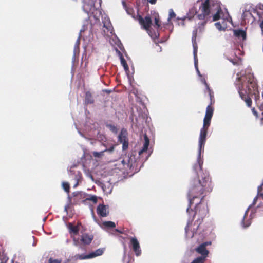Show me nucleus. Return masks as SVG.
<instances>
[{
  "instance_id": "nucleus-47",
  "label": "nucleus",
  "mask_w": 263,
  "mask_h": 263,
  "mask_svg": "<svg viewBox=\"0 0 263 263\" xmlns=\"http://www.w3.org/2000/svg\"><path fill=\"white\" fill-rule=\"evenodd\" d=\"M69 205H67L65 206L64 210L65 212H67V209L68 208Z\"/></svg>"
},
{
  "instance_id": "nucleus-43",
  "label": "nucleus",
  "mask_w": 263,
  "mask_h": 263,
  "mask_svg": "<svg viewBox=\"0 0 263 263\" xmlns=\"http://www.w3.org/2000/svg\"><path fill=\"white\" fill-rule=\"evenodd\" d=\"M252 111L253 112V114H254V116H255L256 117H258V114H257V111L255 110V109L254 108H252Z\"/></svg>"
},
{
  "instance_id": "nucleus-17",
  "label": "nucleus",
  "mask_w": 263,
  "mask_h": 263,
  "mask_svg": "<svg viewBox=\"0 0 263 263\" xmlns=\"http://www.w3.org/2000/svg\"><path fill=\"white\" fill-rule=\"evenodd\" d=\"M97 214L101 217H106L108 213V206L104 204H99L97 209Z\"/></svg>"
},
{
  "instance_id": "nucleus-24",
  "label": "nucleus",
  "mask_w": 263,
  "mask_h": 263,
  "mask_svg": "<svg viewBox=\"0 0 263 263\" xmlns=\"http://www.w3.org/2000/svg\"><path fill=\"white\" fill-rule=\"evenodd\" d=\"M186 18H187L186 16H184L183 17H177L176 18L175 21L177 23V24L179 26H180V25L184 26V21Z\"/></svg>"
},
{
  "instance_id": "nucleus-34",
  "label": "nucleus",
  "mask_w": 263,
  "mask_h": 263,
  "mask_svg": "<svg viewBox=\"0 0 263 263\" xmlns=\"http://www.w3.org/2000/svg\"><path fill=\"white\" fill-rule=\"evenodd\" d=\"M215 25L216 27V28L219 30V31H221V30H224L226 28L225 27H222L220 24V22H217L215 24Z\"/></svg>"
},
{
  "instance_id": "nucleus-36",
  "label": "nucleus",
  "mask_w": 263,
  "mask_h": 263,
  "mask_svg": "<svg viewBox=\"0 0 263 263\" xmlns=\"http://www.w3.org/2000/svg\"><path fill=\"white\" fill-rule=\"evenodd\" d=\"M243 100H245V101L246 102V104L248 106V107H250L251 105V104H252V101L251 100V99H250L248 97H247L246 99H245Z\"/></svg>"
},
{
  "instance_id": "nucleus-50",
  "label": "nucleus",
  "mask_w": 263,
  "mask_h": 263,
  "mask_svg": "<svg viewBox=\"0 0 263 263\" xmlns=\"http://www.w3.org/2000/svg\"><path fill=\"white\" fill-rule=\"evenodd\" d=\"M116 231L117 232H119V233H122V232H121V231H120V230H118V229H116Z\"/></svg>"
},
{
  "instance_id": "nucleus-7",
  "label": "nucleus",
  "mask_w": 263,
  "mask_h": 263,
  "mask_svg": "<svg viewBox=\"0 0 263 263\" xmlns=\"http://www.w3.org/2000/svg\"><path fill=\"white\" fill-rule=\"evenodd\" d=\"M139 23L141 25L144 29H145L149 35L153 39L158 37L159 34L158 31L152 32L149 29V27L152 24V20L149 16H146L144 18L141 16L139 17Z\"/></svg>"
},
{
  "instance_id": "nucleus-46",
  "label": "nucleus",
  "mask_w": 263,
  "mask_h": 263,
  "mask_svg": "<svg viewBox=\"0 0 263 263\" xmlns=\"http://www.w3.org/2000/svg\"><path fill=\"white\" fill-rule=\"evenodd\" d=\"M156 1L157 0H148V2L151 4H155L156 2Z\"/></svg>"
},
{
  "instance_id": "nucleus-30",
  "label": "nucleus",
  "mask_w": 263,
  "mask_h": 263,
  "mask_svg": "<svg viewBox=\"0 0 263 263\" xmlns=\"http://www.w3.org/2000/svg\"><path fill=\"white\" fill-rule=\"evenodd\" d=\"M205 260L204 257H198L191 263H203Z\"/></svg>"
},
{
  "instance_id": "nucleus-26",
  "label": "nucleus",
  "mask_w": 263,
  "mask_h": 263,
  "mask_svg": "<svg viewBox=\"0 0 263 263\" xmlns=\"http://www.w3.org/2000/svg\"><path fill=\"white\" fill-rule=\"evenodd\" d=\"M106 126L109 129L110 131L113 132L114 133H117L118 129L114 125L111 124H107Z\"/></svg>"
},
{
  "instance_id": "nucleus-5",
  "label": "nucleus",
  "mask_w": 263,
  "mask_h": 263,
  "mask_svg": "<svg viewBox=\"0 0 263 263\" xmlns=\"http://www.w3.org/2000/svg\"><path fill=\"white\" fill-rule=\"evenodd\" d=\"M237 82L236 85H238V91L240 97L242 100L246 99L248 96H247L246 90H243L245 86L248 88L249 93L252 92V89H255L256 87V83L254 80L253 74L250 73L248 77L241 76L239 77L237 74Z\"/></svg>"
},
{
  "instance_id": "nucleus-42",
  "label": "nucleus",
  "mask_w": 263,
  "mask_h": 263,
  "mask_svg": "<svg viewBox=\"0 0 263 263\" xmlns=\"http://www.w3.org/2000/svg\"><path fill=\"white\" fill-rule=\"evenodd\" d=\"M116 51L120 59L122 58V57H123L122 53L118 49H116Z\"/></svg>"
},
{
  "instance_id": "nucleus-11",
  "label": "nucleus",
  "mask_w": 263,
  "mask_h": 263,
  "mask_svg": "<svg viewBox=\"0 0 263 263\" xmlns=\"http://www.w3.org/2000/svg\"><path fill=\"white\" fill-rule=\"evenodd\" d=\"M127 134V130L122 128L118 137V141L122 144L123 150H126L128 147Z\"/></svg>"
},
{
  "instance_id": "nucleus-20",
  "label": "nucleus",
  "mask_w": 263,
  "mask_h": 263,
  "mask_svg": "<svg viewBox=\"0 0 263 263\" xmlns=\"http://www.w3.org/2000/svg\"><path fill=\"white\" fill-rule=\"evenodd\" d=\"M68 229L70 233H73L75 235L77 234L79 232V228L77 226H73L71 223L68 224Z\"/></svg>"
},
{
  "instance_id": "nucleus-48",
  "label": "nucleus",
  "mask_w": 263,
  "mask_h": 263,
  "mask_svg": "<svg viewBox=\"0 0 263 263\" xmlns=\"http://www.w3.org/2000/svg\"><path fill=\"white\" fill-rule=\"evenodd\" d=\"M122 45L121 44V43H119V45H118V47H119V48L120 49H122Z\"/></svg>"
},
{
  "instance_id": "nucleus-28",
  "label": "nucleus",
  "mask_w": 263,
  "mask_h": 263,
  "mask_svg": "<svg viewBox=\"0 0 263 263\" xmlns=\"http://www.w3.org/2000/svg\"><path fill=\"white\" fill-rule=\"evenodd\" d=\"M103 225L107 228H114L116 226L115 223L112 221H104Z\"/></svg>"
},
{
  "instance_id": "nucleus-41",
  "label": "nucleus",
  "mask_w": 263,
  "mask_h": 263,
  "mask_svg": "<svg viewBox=\"0 0 263 263\" xmlns=\"http://www.w3.org/2000/svg\"><path fill=\"white\" fill-rule=\"evenodd\" d=\"M256 209L253 210H252L251 211V214L250 215V219H252L254 217V214L256 213Z\"/></svg>"
},
{
  "instance_id": "nucleus-39",
  "label": "nucleus",
  "mask_w": 263,
  "mask_h": 263,
  "mask_svg": "<svg viewBox=\"0 0 263 263\" xmlns=\"http://www.w3.org/2000/svg\"><path fill=\"white\" fill-rule=\"evenodd\" d=\"M2 257H3V260H2L1 263H8V258L5 255H3Z\"/></svg>"
},
{
  "instance_id": "nucleus-21",
  "label": "nucleus",
  "mask_w": 263,
  "mask_h": 263,
  "mask_svg": "<svg viewBox=\"0 0 263 263\" xmlns=\"http://www.w3.org/2000/svg\"><path fill=\"white\" fill-rule=\"evenodd\" d=\"M86 104H92L93 103V99L90 92L87 91L85 93V99Z\"/></svg>"
},
{
  "instance_id": "nucleus-16",
  "label": "nucleus",
  "mask_w": 263,
  "mask_h": 263,
  "mask_svg": "<svg viewBox=\"0 0 263 263\" xmlns=\"http://www.w3.org/2000/svg\"><path fill=\"white\" fill-rule=\"evenodd\" d=\"M234 35L236 37L240 42H243L247 37L246 31L242 29H234Z\"/></svg>"
},
{
  "instance_id": "nucleus-38",
  "label": "nucleus",
  "mask_w": 263,
  "mask_h": 263,
  "mask_svg": "<svg viewBox=\"0 0 263 263\" xmlns=\"http://www.w3.org/2000/svg\"><path fill=\"white\" fill-rule=\"evenodd\" d=\"M88 200L93 201L94 203L97 202V197L96 196H91L90 198H87Z\"/></svg>"
},
{
  "instance_id": "nucleus-19",
  "label": "nucleus",
  "mask_w": 263,
  "mask_h": 263,
  "mask_svg": "<svg viewBox=\"0 0 263 263\" xmlns=\"http://www.w3.org/2000/svg\"><path fill=\"white\" fill-rule=\"evenodd\" d=\"M93 238V235L84 234L81 236V241L84 245H89L91 243Z\"/></svg>"
},
{
  "instance_id": "nucleus-3",
  "label": "nucleus",
  "mask_w": 263,
  "mask_h": 263,
  "mask_svg": "<svg viewBox=\"0 0 263 263\" xmlns=\"http://www.w3.org/2000/svg\"><path fill=\"white\" fill-rule=\"evenodd\" d=\"M199 12L197 15L199 20L207 19L212 14L213 20L217 21L220 18L221 9L220 2L214 0H205L200 7Z\"/></svg>"
},
{
  "instance_id": "nucleus-22",
  "label": "nucleus",
  "mask_w": 263,
  "mask_h": 263,
  "mask_svg": "<svg viewBox=\"0 0 263 263\" xmlns=\"http://www.w3.org/2000/svg\"><path fill=\"white\" fill-rule=\"evenodd\" d=\"M213 113V109L210 105H208L206 109V114L204 117L212 118Z\"/></svg>"
},
{
  "instance_id": "nucleus-10",
  "label": "nucleus",
  "mask_w": 263,
  "mask_h": 263,
  "mask_svg": "<svg viewBox=\"0 0 263 263\" xmlns=\"http://www.w3.org/2000/svg\"><path fill=\"white\" fill-rule=\"evenodd\" d=\"M89 22L87 20H86V22L83 23V26L81 30H80L79 35L78 38L77 39L73 49V54L72 57V61L74 62L75 61L77 54H78L79 52V45L80 44V39L81 37V33L84 32L89 27Z\"/></svg>"
},
{
  "instance_id": "nucleus-49",
  "label": "nucleus",
  "mask_w": 263,
  "mask_h": 263,
  "mask_svg": "<svg viewBox=\"0 0 263 263\" xmlns=\"http://www.w3.org/2000/svg\"><path fill=\"white\" fill-rule=\"evenodd\" d=\"M79 133L82 137H84L83 134L80 131H79Z\"/></svg>"
},
{
  "instance_id": "nucleus-37",
  "label": "nucleus",
  "mask_w": 263,
  "mask_h": 263,
  "mask_svg": "<svg viewBox=\"0 0 263 263\" xmlns=\"http://www.w3.org/2000/svg\"><path fill=\"white\" fill-rule=\"evenodd\" d=\"M159 20L158 18H155V24L154 25V26L155 27H156L157 28H159V27L160 26V25L159 23Z\"/></svg>"
},
{
  "instance_id": "nucleus-12",
  "label": "nucleus",
  "mask_w": 263,
  "mask_h": 263,
  "mask_svg": "<svg viewBox=\"0 0 263 263\" xmlns=\"http://www.w3.org/2000/svg\"><path fill=\"white\" fill-rule=\"evenodd\" d=\"M104 251V249L103 248H99L88 255L78 254L76 255L75 257L77 259H79L80 260L92 258L101 255L103 253Z\"/></svg>"
},
{
  "instance_id": "nucleus-9",
  "label": "nucleus",
  "mask_w": 263,
  "mask_h": 263,
  "mask_svg": "<svg viewBox=\"0 0 263 263\" xmlns=\"http://www.w3.org/2000/svg\"><path fill=\"white\" fill-rule=\"evenodd\" d=\"M197 30H195L193 31V36L192 37V44L193 47V55L194 60V65L196 70V72L199 77H201L199 69L198 68V60H197V45L196 43V38L197 35Z\"/></svg>"
},
{
  "instance_id": "nucleus-35",
  "label": "nucleus",
  "mask_w": 263,
  "mask_h": 263,
  "mask_svg": "<svg viewBox=\"0 0 263 263\" xmlns=\"http://www.w3.org/2000/svg\"><path fill=\"white\" fill-rule=\"evenodd\" d=\"M200 81H201V82L203 84H204V85H205V87H206V89H207V90H208V91H209V92L210 93V92H211V90H210V87H209V85H208V83H206V82L205 79L204 78H201V79H200Z\"/></svg>"
},
{
  "instance_id": "nucleus-25",
  "label": "nucleus",
  "mask_w": 263,
  "mask_h": 263,
  "mask_svg": "<svg viewBox=\"0 0 263 263\" xmlns=\"http://www.w3.org/2000/svg\"><path fill=\"white\" fill-rule=\"evenodd\" d=\"M211 118H210V117H208V118L204 117V120H203V127L208 128V127L209 126V125L210 124Z\"/></svg>"
},
{
  "instance_id": "nucleus-53",
  "label": "nucleus",
  "mask_w": 263,
  "mask_h": 263,
  "mask_svg": "<svg viewBox=\"0 0 263 263\" xmlns=\"http://www.w3.org/2000/svg\"><path fill=\"white\" fill-rule=\"evenodd\" d=\"M262 187H263V185H262Z\"/></svg>"
},
{
  "instance_id": "nucleus-29",
  "label": "nucleus",
  "mask_w": 263,
  "mask_h": 263,
  "mask_svg": "<svg viewBox=\"0 0 263 263\" xmlns=\"http://www.w3.org/2000/svg\"><path fill=\"white\" fill-rule=\"evenodd\" d=\"M176 17V14L174 12L173 10L172 9H169V14H168V17L167 18V21L169 22L171 19L173 18Z\"/></svg>"
},
{
  "instance_id": "nucleus-52",
  "label": "nucleus",
  "mask_w": 263,
  "mask_h": 263,
  "mask_svg": "<svg viewBox=\"0 0 263 263\" xmlns=\"http://www.w3.org/2000/svg\"><path fill=\"white\" fill-rule=\"evenodd\" d=\"M102 189H103L104 191H105L104 186H102Z\"/></svg>"
},
{
  "instance_id": "nucleus-27",
  "label": "nucleus",
  "mask_w": 263,
  "mask_h": 263,
  "mask_svg": "<svg viewBox=\"0 0 263 263\" xmlns=\"http://www.w3.org/2000/svg\"><path fill=\"white\" fill-rule=\"evenodd\" d=\"M103 146H104L106 148L103 150L104 152H108L109 153H111L115 149V145H111L109 147H107V146L103 144Z\"/></svg>"
},
{
  "instance_id": "nucleus-6",
  "label": "nucleus",
  "mask_w": 263,
  "mask_h": 263,
  "mask_svg": "<svg viewBox=\"0 0 263 263\" xmlns=\"http://www.w3.org/2000/svg\"><path fill=\"white\" fill-rule=\"evenodd\" d=\"M263 14V12L261 13L259 12L257 9H255L253 8H251L250 7V8L247 9L245 8V10L243 11V13L242 14V17L243 20L249 19L250 17H252L253 20L252 22H253L254 21L258 18V21H260V27L261 29L262 34L263 35V20L262 15Z\"/></svg>"
},
{
  "instance_id": "nucleus-45",
  "label": "nucleus",
  "mask_w": 263,
  "mask_h": 263,
  "mask_svg": "<svg viewBox=\"0 0 263 263\" xmlns=\"http://www.w3.org/2000/svg\"><path fill=\"white\" fill-rule=\"evenodd\" d=\"M211 244V241H207L204 243H202V245H204V247H206V246L210 245Z\"/></svg>"
},
{
  "instance_id": "nucleus-1",
  "label": "nucleus",
  "mask_w": 263,
  "mask_h": 263,
  "mask_svg": "<svg viewBox=\"0 0 263 263\" xmlns=\"http://www.w3.org/2000/svg\"><path fill=\"white\" fill-rule=\"evenodd\" d=\"M206 135L207 128L202 127L200 132L197 162L193 166L196 175L190 181L187 194L189 207L186 209V212L189 218L185 231L186 237L191 238L196 233L199 226L198 221H197L196 224L198 226L190 231L192 221L197 214L201 218L206 215L208 207L206 205L201 204V202L205 196L212 192L213 187L209 173L203 171L202 167L203 162L201 156L202 151H203Z\"/></svg>"
},
{
  "instance_id": "nucleus-15",
  "label": "nucleus",
  "mask_w": 263,
  "mask_h": 263,
  "mask_svg": "<svg viewBox=\"0 0 263 263\" xmlns=\"http://www.w3.org/2000/svg\"><path fill=\"white\" fill-rule=\"evenodd\" d=\"M258 196H258L257 195V196L254 198L252 203L249 206V207L247 208V209L246 210V211L245 212L243 220L241 222V224L243 226V227H244V228H247L251 224L250 220H247L246 222H245V219L248 214L249 209H251L252 208V206H253V205H254L256 204V203L257 201Z\"/></svg>"
},
{
  "instance_id": "nucleus-2",
  "label": "nucleus",
  "mask_w": 263,
  "mask_h": 263,
  "mask_svg": "<svg viewBox=\"0 0 263 263\" xmlns=\"http://www.w3.org/2000/svg\"><path fill=\"white\" fill-rule=\"evenodd\" d=\"M144 139L142 148L138 153L136 151L129 153L122 160L118 161L115 164L117 168L127 173H135L140 171L144 161H145L150 155V154H147L149 145V139L146 135H144Z\"/></svg>"
},
{
  "instance_id": "nucleus-33",
  "label": "nucleus",
  "mask_w": 263,
  "mask_h": 263,
  "mask_svg": "<svg viewBox=\"0 0 263 263\" xmlns=\"http://www.w3.org/2000/svg\"><path fill=\"white\" fill-rule=\"evenodd\" d=\"M61 259H54L52 257H50L48 260V263H61Z\"/></svg>"
},
{
  "instance_id": "nucleus-23",
  "label": "nucleus",
  "mask_w": 263,
  "mask_h": 263,
  "mask_svg": "<svg viewBox=\"0 0 263 263\" xmlns=\"http://www.w3.org/2000/svg\"><path fill=\"white\" fill-rule=\"evenodd\" d=\"M120 59L121 65L123 66L125 72L128 74V72L129 71V68L125 60L124 59L123 57H122V58H120Z\"/></svg>"
},
{
  "instance_id": "nucleus-13",
  "label": "nucleus",
  "mask_w": 263,
  "mask_h": 263,
  "mask_svg": "<svg viewBox=\"0 0 263 263\" xmlns=\"http://www.w3.org/2000/svg\"><path fill=\"white\" fill-rule=\"evenodd\" d=\"M69 175L70 177L75 181L73 187L76 188L82 179V174L79 171L70 169Z\"/></svg>"
},
{
  "instance_id": "nucleus-18",
  "label": "nucleus",
  "mask_w": 263,
  "mask_h": 263,
  "mask_svg": "<svg viewBox=\"0 0 263 263\" xmlns=\"http://www.w3.org/2000/svg\"><path fill=\"white\" fill-rule=\"evenodd\" d=\"M196 251L198 253L201 254V257H204V259L206 258L209 253V251L206 249V247H204V245H200L197 248H196Z\"/></svg>"
},
{
  "instance_id": "nucleus-4",
  "label": "nucleus",
  "mask_w": 263,
  "mask_h": 263,
  "mask_svg": "<svg viewBox=\"0 0 263 263\" xmlns=\"http://www.w3.org/2000/svg\"><path fill=\"white\" fill-rule=\"evenodd\" d=\"M101 2V0H82V9L87 16L84 23L86 20L89 23V19L91 17L95 20V23L99 22V16L101 14L100 10ZM89 27L91 28V24L89 23Z\"/></svg>"
},
{
  "instance_id": "nucleus-8",
  "label": "nucleus",
  "mask_w": 263,
  "mask_h": 263,
  "mask_svg": "<svg viewBox=\"0 0 263 263\" xmlns=\"http://www.w3.org/2000/svg\"><path fill=\"white\" fill-rule=\"evenodd\" d=\"M103 26V31L104 35L110 36L112 35L114 33L113 27L111 24L109 17L107 16L104 17L102 16Z\"/></svg>"
},
{
  "instance_id": "nucleus-51",
  "label": "nucleus",
  "mask_w": 263,
  "mask_h": 263,
  "mask_svg": "<svg viewBox=\"0 0 263 263\" xmlns=\"http://www.w3.org/2000/svg\"><path fill=\"white\" fill-rule=\"evenodd\" d=\"M260 206H261V204L258 205L257 206V208H258L260 207Z\"/></svg>"
},
{
  "instance_id": "nucleus-44",
  "label": "nucleus",
  "mask_w": 263,
  "mask_h": 263,
  "mask_svg": "<svg viewBox=\"0 0 263 263\" xmlns=\"http://www.w3.org/2000/svg\"><path fill=\"white\" fill-rule=\"evenodd\" d=\"M258 8L261 10V11H259L261 13L262 12H263V4H259L258 5ZM262 16L263 20V14L262 15Z\"/></svg>"
},
{
  "instance_id": "nucleus-40",
  "label": "nucleus",
  "mask_w": 263,
  "mask_h": 263,
  "mask_svg": "<svg viewBox=\"0 0 263 263\" xmlns=\"http://www.w3.org/2000/svg\"><path fill=\"white\" fill-rule=\"evenodd\" d=\"M73 245L75 246H78L79 242L78 239H76L75 237L73 238Z\"/></svg>"
},
{
  "instance_id": "nucleus-32",
  "label": "nucleus",
  "mask_w": 263,
  "mask_h": 263,
  "mask_svg": "<svg viewBox=\"0 0 263 263\" xmlns=\"http://www.w3.org/2000/svg\"><path fill=\"white\" fill-rule=\"evenodd\" d=\"M62 186L65 191L67 193L69 192V185L67 182H63L62 183Z\"/></svg>"
},
{
  "instance_id": "nucleus-14",
  "label": "nucleus",
  "mask_w": 263,
  "mask_h": 263,
  "mask_svg": "<svg viewBox=\"0 0 263 263\" xmlns=\"http://www.w3.org/2000/svg\"><path fill=\"white\" fill-rule=\"evenodd\" d=\"M130 245L132 247L135 255L138 256L141 254V250L140 249L139 243L135 237L131 238L130 241Z\"/></svg>"
},
{
  "instance_id": "nucleus-31",
  "label": "nucleus",
  "mask_w": 263,
  "mask_h": 263,
  "mask_svg": "<svg viewBox=\"0 0 263 263\" xmlns=\"http://www.w3.org/2000/svg\"><path fill=\"white\" fill-rule=\"evenodd\" d=\"M104 152H103V151H102L99 152H93L92 153V155L96 158H101L104 156Z\"/></svg>"
}]
</instances>
